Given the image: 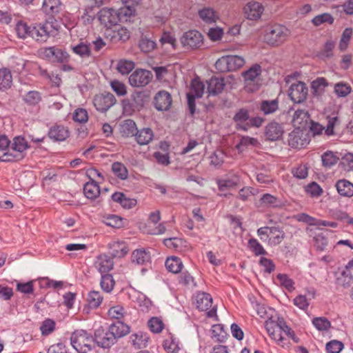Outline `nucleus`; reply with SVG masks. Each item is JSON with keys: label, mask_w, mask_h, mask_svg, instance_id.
<instances>
[{"label": "nucleus", "mask_w": 353, "mask_h": 353, "mask_svg": "<svg viewBox=\"0 0 353 353\" xmlns=\"http://www.w3.org/2000/svg\"><path fill=\"white\" fill-rule=\"evenodd\" d=\"M130 327L123 322L111 324L108 330L100 327L94 332V343L103 348H110L119 339L130 333Z\"/></svg>", "instance_id": "1"}, {"label": "nucleus", "mask_w": 353, "mask_h": 353, "mask_svg": "<svg viewBox=\"0 0 353 353\" xmlns=\"http://www.w3.org/2000/svg\"><path fill=\"white\" fill-rule=\"evenodd\" d=\"M290 34L289 30L284 26L274 23L265 29L264 41L272 46H279L284 43Z\"/></svg>", "instance_id": "2"}, {"label": "nucleus", "mask_w": 353, "mask_h": 353, "mask_svg": "<svg viewBox=\"0 0 353 353\" xmlns=\"http://www.w3.org/2000/svg\"><path fill=\"white\" fill-rule=\"evenodd\" d=\"M132 15V10L128 8H120L119 10L113 8H104L98 13V19L101 24L107 28H111L115 26L121 21V16Z\"/></svg>", "instance_id": "3"}, {"label": "nucleus", "mask_w": 353, "mask_h": 353, "mask_svg": "<svg viewBox=\"0 0 353 353\" xmlns=\"http://www.w3.org/2000/svg\"><path fill=\"white\" fill-rule=\"evenodd\" d=\"M70 343L79 353H87L94 347V338L84 330L74 332L70 337Z\"/></svg>", "instance_id": "4"}, {"label": "nucleus", "mask_w": 353, "mask_h": 353, "mask_svg": "<svg viewBox=\"0 0 353 353\" xmlns=\"http://www.w3.org/2000/svg\"><path fill=\"white\" fill-rule=\"evenodd\" d=\"M225 84L223 77H212L206 81L205 85L200 81V98L206 92L208 97L219 95L224 89Z\"/></svg>", "instance_id": "5"}, {"label": "nucleus", "mask_w": 353, "mask_h": 353, "mask_svg": "<svg viewBox=\"0 0 353 353\" xmlns=\"http://www.w3.org/2000/svg\"><path fill=\"white\" fill-rule=\"evenodd\" d=\"M38 53L41 58L52 62H68L70 58V55L66 51L55 46L40 48Z\"/></svg>", "instance_id": "6"}, {"label": "nucleus", "mask_w": 353, "mask_h": 353, "mask_svg": "<svg viewBox=\"0 0 353 353\" xmlns=\"http://www.w3.org/2000/svg\"><path fill=\"white\" fill-rule=\"evenodd\" d=\"M200 311L204 312V316L207 319H212L214 321H219L217 315V305H213V299L210 294L200 291Z\"/></svg>", "instance_id": "7"}, {"label": "nucleus", "mask_w": 353, "mask_h": 353, "mask_svg": "<svg viewBox=\"0 0 353 353\" xmlns=\"http://www.w3.org/2000/svg\"><path fill=\"white\" fill-rule=\"evenodd\" d=\"M261 74V66L255 63L250 69L243 72L245 88L250 92H254L259 89L258 81Z\"/></svg>", "instance_id": "8"}, {"label": "nucleus", "mask_w": 353, "mask_h": 353, "mask_svg": "<svg viewBox=\"0 0 353 353\" xmlns=\"http://www.w3.org/2000/svg\"><path fill=\"white\" fill-rule=\"evenodd\" d=\"M11 161H19L23 159L24 152L29 148L28 141L24 137L17 136L10 142Z\"/></svg>", "instance_id": "9"}, {"label": "nucleus", "mask_w": 353, "mask_h": 353, "mask_svg": "<svg viewBox=\"0 0 353 353\" xmlns=\"http://www.w3.org/2000/svg\"><path fill=\"white\" fill-rule=\"evenodd\" d=\"M57 30L52 26V25L46 22L43 24H39L37 26H34L31 29V37L37 41L44 42L51 37L54 36Z\"/></svg>", "instance_id": "10"}, {"label": "nucleus", "mask_w": 353, "mask_h": 353, "mask_svg": "<svg viewBox=\"0 0 353 353\" xmlns=\"http://www.w3.org/2000/svg\"><path fill=\"white\" fill-rule=\"evenodd\" d=\"M307 92L308 89L306 84L302 81H298L290 85L288 95L293 102L301 103L306 99Z\"/></svg>", "instance_id": "11"}, {"label": "nucleus", "mask_w": 353, "mask_h": 353, "mask_svg": "<svg viewBox=\"0 0 353 353\" xmlns=\"http://www.w3.org/2000/svg\"><path fill=\"white\" fill-rule=\"evenodd\" d=\"M152 78L151 72L146 70H135L129 77V83L133 87H143L148 85Z\"/></svg>", "instance_id": "12"}, {"label": "nucleus", "mask_w": 353, "mask_h": 353, "mask_svg": "<svg viewBox=\"0 0 353 353\" xmlns=\"http://www.w3.org/2000/svg\"><path fill=\"white\" fill-rule=\"evenodd\" d=\"M288 145L296 149H301L306 147L310 140L303 131L300 129H296L288 134Z\"/></svg>", "instance_id": "13"}, {"label": "nucleus", "mask_w": 353, "mask_h": 353, "mask_svg": "<svg viewBox=\"0 0 353 353\" xmlns=\"http://www.w3.org/2000/svg\"><path fill=\"white\" fill-rule=\"evenodd\" d=\"M115 102V97L109 92L96 95L93 101L96 109L101 112L107 111Z\"/></svg>", "instance_id": "14"}, {"label": "nucleus", "mask_w": 353, "mask_h": 353, "mask_svg": "<svg viewBox=\"0 0 353 353\" xmlns=\"http://www.w3.org/2000/svg\"><path fill=\"white\" fill-rule=\"evenodd\" d=\"M284 133V128L282 124L272 121L265 128L264 134L266 140L270 141H276L280 140Z\"/></svg>", "instance_id": "15"}, {"label": "nucleus", "mask_w": 353, "mask_h": 353, "mask_svg": "<svg viewBox=\"0 0 353 353\" xmlns=\"http://www.w3.org/2000/svg\"><path fill=\"white\" fill-rule=\"evenodd\" d=\"M188 109L189 113L193 115L196 110L195 99L199 97V78H194L187 92Z\"/></svg>", "instance_id": "16"}, {"label": "nucleus", "mask_w": 353, "mask_h": 353, "mask_svg": "<svg viewBox=\"0 0 353 353\" xmlns=\"http://www.w3.org/2000/svg\"><path fill=\"white\" fill-rule=\"evenodd\" d=\"M113 29H107L105 34L112 43L125 42L130 38L128 30L123 27L114 26Z\"/></svg>", "instance_id": "17"}, {"label": "nucleus", "mask_w": 353, "mask_h": 353, "mask_svg": "<svg viewBox=\"0 0 353 353\" xmlns=\"http://www.w3.org/2000/svg\"><path fill=\"white\" fill-rule=\"evenodd\" d=\"M172 104L170 94L165 90L158 92L154 98V105L157 110L160 111L168 110Z\"/></svg>", "instance_id": "18"}, {"label": "nucleus", "mask_w": 353, "mask_h": 353, "mask_svg": "<svg viewBox=\"0 0 353 353\" xmlns=\"http://www.w3.org/2000/svg\"><path fill=\"white\" fill-rule=\"evenodd\" d=\"M244 14L250 20H257L260 19L264 8L263 5L257 1L248 3L243 8Z\"/></svg>", "instance_id": "19"}, {"label": "nucleus", "mask_w": 353, "mask_h": 353, "mask_svg": "<svg viewBox=\"0 0 353 353\" xmlns=\"http://www.w3.org/2000/svg\"><path fill=\"white\" fill-rule=\"evenodd\" d=\"M94 266L101 274H104L112 270L114 261L110 256L100 254L96 259Z\"/></svg>", "instance_id": "20"}, {"label": "nucleus", "mask_w": 353, "mask_h": 353, "mask_svg": "<svg viewBox=\"0 0 353 353\" xmlns=\"http://www.w3.org/2000/svg\"><path fill=\"white\" fill-rule=\"evenodd\" d=\"M240 183V178L237 174L228 175L225 178L216 180L219 189L221 191H225L228 189L234 188Z\"/></svg>", "instance_id": "21"}, {"label": "nucleus", "mask_w": 353, "mask_h": 353, "mask_svg": "<svg viewBox=\"0 0 353 353\" xmlns=\"http://www.w3.org/2000/svg\"><path fill=\"white\" fill-rule=\"evenodd\" d=\"M335 188L341 196L350 198L353 196V183L347 179H339L335 183Z\"/></svg>", "instance_id": "22"}, {"label": "nucleus", "mask_w": 353, "mask_h": 353, "mask_svg": "<svg viewBox=\"0 0 353 353\" xmlns=\"http://www.w3.org/2000/svg\"><path fill=\"white\" fill-rule=\"evenodd\" d=\"M250 117V112L248 109L243 108L238 110L233 117L236 129L243 131V127L248 125Z\"/></svg>", "instance_id": "23"}, {"label": "nucleus", "mask_w": 353, "mask_h": 353, "mask_svg": "<svg viewBox=\"0 0 353 353\" xmlns=\"http://www.w3.org/2000/svg\"><path fill=\"white\" fill-rule=\"evenodd\" d=\"M10 141L5 135L0 136V161H11Z\"/></svg>", "instance_id": "24"}, {"label": "nucleus", "mask_w": 353, "mask_h": 353, "mask_svg": "<svg viewBox=\"0 0 353 353\" xmlns=\"http://www.w3.org/2000/svg\"><path fill=\"white\" fill-rule=\"evenodd\" d=\"M48 136L54 141H63L69 137V132L63 125H54L50 129Z\"/></svg>", "instance_id": "25"}, {"label": "nucleus", "mask_w": 353, "mask_h": 353, "mask_svg": "<svg viewBox=\"0 0 353 353\" xmlns=\"http://www.w3.org/2000/svg\"><path fill=\"white\" fill-rule=\"evenodd\" d=\"M181 42L184 47L194 48L199 43V36L196 30H189L183 34Z\"/></svg>", "instance_id": "26"}, {"label": "nucleus", "mask_w": 353, "mask_h": 353, "mask_svg": "<svg viewBox=\"0 0 353 353\" xmlns=\"http://www.w3.org/2000/svg\"><path fill=\"white\" fill-rule=\"evenodd\" d=\"M261 205L265 208H279L283 205V201L270 194H264L259 200Z\"/></svg>", "instance_id": "27"}, {"label": "nucleus", "mask_w": 353, "mask_h": 353, "mask_svg": "<svg viewBox=\"0 0 353 353\" xmlns=\"http://www.w3.org/2000/svg\"><path fill=\"white\" fill-rule=\"evenodd\" d=\"M110 254L113 257L121 258L128 252L127 244L123 241H116L109 245Z\"/></svg>", "instance_id": "28"}, {"label": "nucleus", "mask_w": 353, "mask_h": 353, "mask_svg": "<svg viewBox=\"0 0 353 353\" xmlns=\"http://www.w3.org/2000/svg\"><path fill=\"white\" fill-rule=\"evenodd\" d=\"M70 48L75 54L83 59L89 58L92 55L90 45L82 41L76 45H72Z\"/></svg>", "instance_id": "29"}, {"label": "nucleus", "mask_w": 353, "mask_h": 353, "mask_svg": "<svg viewBox=\"0 0 353 353\" xmlns=\"http://www.w3.org/2000/svg\"><path fill=\"white\" fill-rule=\"evenodd\" d=\"M329 83L324 77H318L311 83L312 94L316 97L321 96Z\"/></svg>", "instance_id": "30"}, {"label": "nucleus", "mask_w": 353, "mask_h": 353, "mask_svg": "<svg viewBox=\"0 0 353 353\" xmlns=\"http://www.w3.org/2000/svg\"><path fill=\"white\" fill-rule=\"evenodd\" d=\"M135 136L136 140L139 145H147L152 140L154 134L150 128H145L141 130H137Z\"/></svg>", "instance_id": "31"}, {"label": "nucleus", "mask_w": 353, "mask_h": 353, "mask_svg": "<svg viewBox=\"0 0 353 353\" xmlns=\"http://www.w3.org/2000/svg\"><path fill=\"white\" fill-rule=\"evenodd\" d=\"M165 245L177 252H183L187 248L186 241L179 238H169L164 240Z\"/></svg>", "instance_id": "32"}, {"label": "nucleus", "mask_w": 353, "mask_h": 353, "mask_svg": "<svg viewBox=\"0 0 353 353\" xmlns=\"http://www.w3.org/2000/svg\"><path fill=\"white\" fill-rule=\"evenodd\" d=\"M268 243L272 246L279 245L285 237V234L279 227H272Z\"/></svg>", "instance_id": "33"}, {"label": "nucleus", "mask_w": 353, "mask_h": 353, "mask_svg": "<svg viewBox=\"0 0 353 353\" xmlns=\"http://www.w3.org/2000/svg\"><path fill=\"white\" fill-rule=\"evenodd\" d=\"M83 192L88 199H94L100 194L99 187L96 181L91 180L84 185Z\"/></svg>", "instance_id": "34"}, {"label": "nucleus", "mask_w": 353, "mask_h": 353, "mask_svg": "<svg viewBox=\"0 0 353 353\" xmlns=\"http://www.w3.org/2000/svg\"><path fill=\"white\" fill-rule=\"evenodd\" d=\"M131 258L133 263L143 265L150 261V255L145 250L139 249L132 252Z\"/></svg>", "instance_id": "35"}, {"label": "nucleus", "mask_w": 353, "mask_h": 353, "mask_svg": "<svg viewBox=\"0 0 353 353\" xmlns=\"http://www.w3.org/2000/svg\"><path fill=\"white\" fill-rule=\"evenodd\" d=\"M259 109L265 115L273 114L279 109L278 99L263 100L260 103Z\"/></svg>", "instance_id": "36"}, {"label": "nucleus", "mask_w": 353, "mask_h": 353, "mask_svg": "<svg viewBox=\"0 0 353 353\" xmlns=\"http://www.w3.org/2000/svg\"><path fill=\"white\" fill-rule=\"evenodd\" d=\"M12 83L11 72L7 68L0 69V90L10 88Z\"/></svg>", "instance_id": "37"}, {"label": "nucleus", "mask_w": 353, "mask_h": 353, "mask_svg": "<svg viewBox=\"0 0 353 353\" xmlns=\"http://www.w3.org/2000/svg\"><path fill=\"white\" fill-rule=\"evenodd\" d=\"M120 131L123 136L132 137L137 131V125L133 120H125L121 125Z\"/></svg>", "instance_id": "38"}, {"label": "nucleus", "mask_w": 353, "mask_h": 353, "mask_svg": "<svg viewBox=\"0 0 353 353\" xmlns=\"http://www.w3.org/2000/svg\"><path fill=\"white\" fill-rule=\"evenodd\" d=\"M165 265L169 272L176 274L181 271L183 263L179 258L171 256L166 259Z\"/></svg>", "instance_id": "39"}, {"label": "nucleus", "mask_w": 353, "mask_h": 353, "mask_svg": "<svg viewBox=\"0 0 353 353\" xmlns=\"http://www.w3.org/2000/svg\"><path fill=\"white\" fill-rule=\"evenodd\" d=\"M200 19L207 23H213L219 19V15L212 8H204L200 10Z\"/></svg>", "instance_id": "40"}, {"label": "nucleus", "mask_w": 353, "mask_h": 353, "mask_svg": "<svg viewBox=\"0 0 353 353\" xmlns=\"http://www.w3.org/2000/svg\"><path fill=\"white\" fill-rule=\"evenodd\" d=\"M60 0H44L43 9L48 14H54L58 13L60 10Z\"/></svg>", "instance_id": "41"}, {"label": "nucleus", "mask_w": 353, "mask_h": 353, "mask_svg": "<svg viewBox=\"0 0 353 353\" xmlns=\"http://www.w3.org/2000/svg\"><path fill=\"white\" fill-rule=\"evenodd\" d=\"M226 60L230 71H234L241 68L244 63L245 60L242 57L237 55H227L225 56Z\"/></svg>", "instance_id": "42"}, {"label": "nucleus", "mask_w": 353, "mask_h": 353, "mask_svg": "<svg viewBox=\"0 0 353 353\" xmlns=\"http://www.w3.org/2000/svg\"><path fill=\"white\" fill-rule=\"evenodd\" d=\"M212 337L216 339L218 342L223 343L228 336V333L224 330L222 324H215L212 326Z\"/></svg>", "instance_id": "43"}, {"label": "nucleus", "mask_w": 353, "mask_h": 353, "mask_svg": "<svg viewBox=\"0 0 353 353\" xmlns=\"http://www.w3.org/2000/svg\"><path fill=\"white\" fill-rule=\"evenodd\" d=\"M103 297L99 291H91L88 294L87 301L90 308H97L102 303Z\"/></svg>", "instance_id": "44"}, {"label": "nucleus", "mask_w": 353, "mask_h": 353, "mask_svg": "<svg viewBox=\"0 0 353 353\" xmlns=\"http://www.w3.org/2000/svg\"><path fill=\"white\" fill-rule=\"evenodd\" d=\"M312 325L320 332L328 331L331 327V322L324 316L314 317L312 320Z\"/></svg>", "instance_id": "45"}, {"label": "nucleus", "mask_w": 353, "mask_h": 353, "mask_svg": "<svg viewBox=\"0 0 353 353\" xmlns=\"http://www.w3.org/2000/svg\"><path fill=\"white\" fill-rule=\"evenodd\" d=\"M340 125L338 117H327V125L325 127V134L327 137L335 135L334 128Z\"/></svg>", "instance_id": "46"}, {"label": "nucleus", "mask_w": 353, "mask_h": 353, "mask_svg": "<svg viewBox=\"0 0 353 353\" xmlns=\"http://www.w3.org/2000/svg\"><path fill=\"white\" fill-rule=\"evenodd\" d=\"M248 246L256 256L268 254V252L265 250L262 245L256 239L251 238L249 239Z\"/></svg>", "instance_id": "47"}, {"label": "nucleus", "mask_w": 353, "mask_h": 353, "mask_svg": "<svg viewBox=\"0 0 353 353\" xmlns=\"http://www.w3.org/2000/svg\"><path fill=\"white\" fill-rule=\"evenodd\" d=\"M127 314L125 308L121 305H117L110 307L108 312V315L110 319L121 320Z\"/></svg>", "instance_id": "48"}, {"label": "nucleus", "mask_w": 353, "mask_h": 353, "mask_svg": "<svg viewBox=\"0 0 353 353\" xmlns=\"http://www.w3.org/2000/svg\"><path fill=\"white\" fill-rule=\"evenodd\" d=\"M115 285L114 280L111 274H105L101 276L100 285L105 292H110Z\"/></svg>", "instance_id": "49"}, {"label": "nucleus", "mask_w": 353, "mask_h": 353, "mask_svg": "<svg viewBox=\"0 0 353 353\" xmlns=\"http://www.w3.org/2000/svg\"><path fill=\"white\" fill-rule=\"evenodd\" d=\"M335 47V43L332 40H327L323 49L319 54V57L322 59H330L333 57V50Z\"/></svg>", "instance_id": "50"}, {"label": "nucleus", "mask_w": 353, "mask_h": 353, "mask_svg": "<svg viewBox=\"0 0 353 353\" xmlns=\"http://www.w3.org/2000/svg\"><path fill=\"white\" fill-rule=\"evenodd\" d=\"M322 164L324 167L330 168L336 164L339 158L331 151H327L321 156Z\"/></svg>", "instance_id": "51"}, {"label": "nucleus", "mask_w": 353, "mask_h": 353, "mask_svg": "<svg viewBox=\"0 0 353 353\" xmlns=\"http://www.w3.org/2000/svg\"><path fill=\"white\" fill-rule=\"evenodd\" d=\"M139 46L142 52L148 53L155 49L157 43L154 40L144 37L141 39Z\"/></svg>", "instance_id": "52"}, {"label": "nucleus", "mask_w": 353, "mask_h": 353, "mask_svg": "<svg viewBox=\"0 0 353 353\" xmlns=\"http://www.w3.org/2000/svg\"><path fill=\"white\" fill-rule=\"evenodd\" d=\"M163 348L168 353H177L180 350L178 342L172 336H169L163 341Z\"/></svg>", "instance_id": "53"}, {"label": "nucleus", "mask_w": 353, "mask_h": 353, "mask_svg": "<svg viewBox=\"0 0 353 353\" xmlns=\"http://www.w3.org/2000/svg\"><path fill=\"white\" fill-rule=\"evenodd\" d=\"M31 29L30 26L23 21H19L16 25V32L19 38L25 39L26 37H31Z\"/></svg>", "instance_id": "54"}, {"label": "nucleus", "mask_w": 353, "mask_h": 353, "mask_svg": "<svg viewBox=\"0 0 353 353\" xmlns=\"http://www.w3.org/2000/svg\"><path fill=\"white\" fill-rule=\"evenodd\" d=\"M112 170L114 174L119 179L124 180L128 178V172L123 164L119 162H115L112 165Z\"/></svg>", "instance_id": "55"}, {"label": "nucleus", "mask_w": 353, "mask_h": 353, "mask_svg": "<svg viewBox=\"0 0 353 353\" xmlns=\"http://www.w3.org/2000/svg\"><path fill=\"white\" fill-rule=\"evenodd\" d=\"M334 92L339 97H345L347 96L352 90V88L347 83L339 82L334 85Z\"/></svg>", "instance_id": "56"}, {"label": "nucleus", "mask_w": 353, "mask_h": 353, "mask_svg": "<svg viewBox=\"0 0 353 353\" xmlns=\"http://www.w3.org/2000/svg\"><path fill=\"white\" fill-rule=\"evenodd\" d=\"M134 68V62L128 60H120L117 64V69L122 74L130 73Z\"/></svg>", "instance_id": "57"}, {"label": "nucleus", "mask_w": 353, "mask_h": 353, "mask_svg": "<svg viewBox=\"0 0 353 353\" xmlns=\"http://www.w3.org/2000/svg\"><path fill=\"white\" fill-rule=\"evenodd\" d=\"M276 278L280 281L281 285L289 292H292L294 290V282L292 279L289 278L287 274H277Z\"/></svg>", "instance_id": "58"}, {"label": "nucleus", "mask_w": 353, "mask_h": 353, "mask_svg": "<svg viewBox=\"0 0 353 353\" xmlns=\"http://www.w3.org/2000/svg\"><path fill=\"white\" fill-rule=\"evenodd\" d=\"M312 22L316 26H319L324 23L332 24L334 22V18L329 13H323L314 17Z\"/></svg>", "instance_id": "59"}, {"label": "nucleus", "mask_w": 353, "mask_h": 353, "mask_svg": "<svg viewBox=\"0 0 353 353\" xmlns=\"http://www.w3.org/2000/svg\"><path fill=\"white\" fill-rule=\"evenodd\" d=\"M343 347V343L337 340H332L327 343L325 345V349L327 353H340Z\"/></svg>", "instance_id": "60"}, {"label": "nucleus", "mask_w": 353, "mask_h": 353, "mask_svg": "<svg viewBox=\"0 0 353 353\" xmlns=\"http://www.w3.org/2000/svg\"><path fill=\"white\" fill-rule=\"evenodd\" d=\"M225 154L221 150H215L210 157V165L214 167L220 166L224 161Z\"/></svg>", "instance_id": "61"}, {"label": "nucleus", "mask_w": 353, "mask_h": 353, "mask_svg": "<svg viewBox=\"0 0 353 353\" xmlns=\"http://www.w3.org/2000/svg\"><path fill=\"white\" fill-rule=\"evenodd\" d=\"M72 119L74 121L85 123L88 120V114L85 109L77 108L73 113Z\"/></svg>", "instance_id": "62"}, {"label": "nucleus", "mask_w": 353, "mask_h": 353, "mask_svg": "<svg viewBox=\"0 0 353 353\" xmlns=\"http://www.w3.org/2000/svg\"><path fill=\"white\" fill-rule=\"evenodd\" d=\"M55 328V322L50 319H47L43 321L40 327V330L42 335H49L52 333Z\"/></svg>", "instance_id": "63"}, {"label": "nucleus", "mask_w": 353, "mask_h": 353, "mask_svg": "<svg viewBox=\"0 0 353 353\" xmlns=\"http://www.w3.org/2000/svg\"><path fill=\"white\" fill-rule=\"evenodd\" d=\"M340 164L343 169L349 171L353 169V154L347 153L341 159Z\"/></svg>", "instance_id": "64"}]
</instances>
